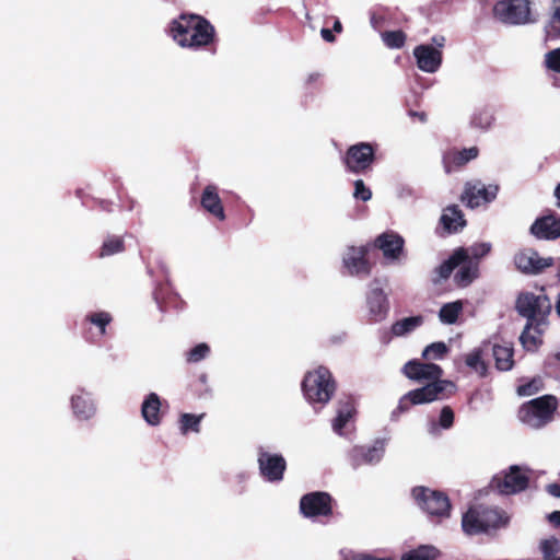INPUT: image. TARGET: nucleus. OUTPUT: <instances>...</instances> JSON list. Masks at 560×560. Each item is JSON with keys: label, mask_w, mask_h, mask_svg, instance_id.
Instances as JSON below:
<instances>
[{"label": "nucleus", "mask_w": 560, "mask_h": 560, "mask_svg": "<svg viewBox=\"0 0 560 560\" xmlns=\"http://www.w3.org/2000/svg\"><path fill=\"white\" fill-rule=\"evenodd\" d=\"M402 373L411 381L418 383L428 382V384L405 394L399 399L397 408L393 410L390 415L392 420H397L400 413L407 411L412 405L428 404L444 399L456 389L453 382L441 380L443 370L435 363L411 360L404 365Z\"/></svg>", "instance_id": "nucleus-1"}, {"label": "nucleus", "mask_w": 560, "mask_h": 560, "mask_svg": "<svg viewBox=\"0 0 560 560\" xmlns=\"http://www.w3.org/2000/svg\"><path fill=\"white\" fill-rule=\"evenodd\" d=\"M168 34L178 46L197 50L213 42L214 27L199 15L182 14L170 23Z\"/></svg>", "instance_id": "nucleus-2"}, {"label": "nucleus", "mask_w": 560, "mask_h": 560, "mask_svg": "<svg viewBox=\"0 0 560 560\" xmlns=\"http://www.w3.org/2000/svg\"><path fill=\"white\" fill-rule=\"evenodd\" d=\"M336 390V383L330 371L325 366H317L308 371L302 382V392L305 399L314 407H324L331 399Z\"/></svg>", "instance_id": "nucleus-3"}, {"label": "nucleus", "mask_w": 560, "mask_h": 560, "mask_svg": "<svg viewBox=\"0 0 560 560\" xmlns=\"http://www.w3.org/2000/svg\"><path fill=\"white\" fill-rule=\"evenodd\" d=\"M508 522L505 513L495 508L475 506L463 515L462 527L466 534L475 535L504 526Z\"/></svg>", "instance_id": "nucleus-4"}, {"label": "nucleus", "mask_w": 560, "mask_h": 560, "mask_svg": "<svg viewBox=\"0 0 560 560\" xmlns=\"http://www.w3.org/2000/svg\"><path fill=\"white\" fill-rule=\"evenodd\" d=\"M557 399L545 395L524 404L518 410V419L532 429H540L552 420Z\"/></svg>", "instance_id": "nucleus-5"}, {"label": "nucleus", "mask_w": 560, "mask_h": 560, "mask_svg": "<svg viewBox=\"0 0 560 560\" xmlns=\"http://www.w3.org/2000/svg\"><path fill=\"white\" fill-rule=\"evenodd\" d=\"M518 313L527 318V323L539 326L546 325V318L551 311L550 300L546 294L523 293L516 302Z\"/></svg>", "instance_id": "nucleus-6"}, {"label": "nucleus", "mask_w": 560, "mask_h": 560, "mask_svg": "<svg viewBox=\"0 0 560 560\" xmlns=\"http://www.w3.org/2000/svg\"><path fill=\"white\" fill-rule=\"evenodd\" d=\"M412 497L419 508L430 517L441 520L450 516L451 503L445 493L424 487H417L412 490Z\"/></svg>", "instance_id": "nucleus-7"}, {"label": "nucleus", "mask_w": 560, "mask_h": 560, "mask_svg": "<svg viewBox=\"0 0 560 560\" xmlns=\"http://www.w3.org/2000/svg\"><path fill=\"white\" fill-rule=\"evenodd\" d=\"M257 465L266 481L275 483L283 480L287 462L281 454L270 453L265 446H258Z\"/></svg>", "instance_id": "nucleus-8"}, {"label": "nucleus", "mask_w": 560, "mask_h": 560, "mask_svg": "<svg viewBox=\"0 0 560 560\" xmlns=\"http://www.w3.org/2000/svg\"><path fill=\"white\" fill-rule=\"evenodd\" d=\"M493 13L497 19L508 24L529 22L530 9L527 0H502L495 3Z\"/></svg>", "instance_id": "nucleus-9"}, {"label": "nucleus", "mask_w": 560, "mask_h": 560, "mask_svg": "<svg viewBox=\"0 0 560 560\" xmlns=\"http://www.w3.org/2000/svg\"><path fill=\"white\" fill-rule=\"evenodd\" d=\"M528 475L525 467L511 466L503 476H495L491 486L502 494H514L526 489Z\"/></svg>", "instance_id": "nucleus-10"}, {"label": "nucleus", "mask_w": 560, "mask_h": 560, "mask_svg": "<svg viewBox=\"0 0 560 560\" xmlns=\"http://www.w3.org/2000/svg\"><path fill=\"white\" fill-rule=\"evenodd\" d=\"M72 416L78 421H90L97 413V402L92 392L78 387L69 398Z\"/></svg>", "instance_id": "nucleus-11"}, {"label": "nucleus", "mask_w": 560, "mask_h": 560, "mask_svg": "<svg viewBox=\"0 0 560 560\" xmlns=\"http://www.w3.org/2000/svg\"><path fill=\"white\" fill-rule=\"evenodd\" d=\"M386 441L376 440L370 446H354L348 453L350 465L355 469L362 465H374L381 462L384 456Z\"/></svg>", "instance_id": "nucleus-12"}, {"label": "nucleus", "mask_w": 560, "mask_h": 560, "mask_svg": "<svg viewBox=\"0 0 560 560\" xmlns=\"http://www.w3.org/2000/svg\"><path fill=\"white\" fill-rule=\"evenodd\" d=\"M374 161V148L368 142L351 145L346 154L345 164L350 172L362 173L370 168Z\"/></svg>", "instance_id": "nucleus-13"}, {"label": "nucleus", "mask_w": 560, "mask_h": 560, "mask_svg": "<svg viewBox=\"0 0 560 560\" xmlns=\"http://www.w3.org/2000/svg\"><path fill=\"white\" fill-rule=\"evenodd\" d=\"M301 513L307 518L328 516L332 512L331 497L326 492H312L300 500Z\"/></svg>", "instance_id": "nucleus-14"}, {"label": "nucleus", "mask_w": 560, "mask_h": 560, "mask_svg": "<svg viewBox=\"0 0 560 560\" xmlns=\"http://www.w3.org/2000/svg\"><path fill=\"white\" fill-rule=\"evenodd\" d=\"M366 306L370 318L375 322H382L388 314L389 303L386 293L380 287L378 280L370 283L366 293Z\"/></svg>", "instance_id": "nucleus-15"}, {"label": "nucleus", "mask_w": 560, "mask_h": 560, "mask_svg": "<svg viewBox=\"0 0 560 560\" xmlns=\"http://www.w3.org/2000/svg\"><path fill=\"white\" fill-rule=\"evenodd\" d=\"M366 246H350L346 249L342 264L349 275L357 277H366L371 273V265L366 259Z\"/></svg>", "instance_id": "nucleus-16"}, {"label": "nucleus", "mask_w": 560, "mask_h": 560, "mask_svg": "<svg viewBox=\"0 0 560 560\" xmlns=\"http://www.w3.org/2000/svg\"><path fill=\"white\" fill-rule=\"evenodd\" d=\"M514 262L516 268L527 275H537L544 269L553 265L551 257L542 258L537 252L530 248L520 250L515 257Z\"/></svg>", "instance_id": "nucleus-17"}, {"label": "nucleus", "mask_w": 560, "mask_h": 560, "mask_svg": "<svg viewBox=\"0 0 560 560\" xmlns=\"http://www.w3.org/2000/svg\"><path fill=\"white\" fill-rule=\"evenodd\" d=\"M498 191L499 187L497 185L468 184L463 199L469 208H477L493 201L497 198Z\"/></svg>", "instance_id": "nucleus-18"}, {"label": "nucleus", "mask_w": 560, "mask_h": 560, "mask_svg": "<svg viewBox=\"0 0 560 560\" xmlns=\"http://www.w3.org/2000/svg\"><path fill=\"white\" fill-rule=\"evenodd\" d=\"M404 238L395 232H385L375 240V247L382 250L384 258L389 262L398 261L404 254Z\"/></svg>", "instance_id": "nucleus-19"}, {"label": "nucleus", "mask_w": 560, "mask_h": 560, "mask_svg": "<svg viewBox=\"0 0 560 560\" xmlns=\"http://www.w3.org/2000/svg\"><path fill=\"white\" fill-rule=\"evenodd\" d=\"M418 68L427 73H435L442 65V51L430 45H419L413 49Z\"/></svg>", "instance_id": "nucleus-20"}, {"label": "nucleus", "mask_w": 560, "mask_h": 560, "mask_svg": "<svg viewBox=\"0 0 560 560\" xmlns=\"http://www.w3.org/2000/svg\"><path fill=\"white\" fill-rule=\"evenodd\" d=\"M200 205L205 211L218 219L219 221L225 220V211L222 200L218 194L215 185H207L201 194Z\"/></svg>", "instance_id": "nucleus-21"}, {"label": "nucleus", "mask_w": 560, "mask_h": 560, "mask_svg": "<svg viewBox=\"0 0 560 560\" xmlns=\"http://www.w3.org/2000/svg\"><path fill=\"white\" fill-rule=\"evenodd\" d=\"M530 231L538 238L555 240L560 236V219L555 215L537 219L533 223Z\"/></svg>", "instance_id": "nucleus-22"}, {"label": "nucleus", "mask_w": 560, "mask_h": 560, "mask_svg": "<svg viewBox=\"0 0 560 560\" xmlns=\"http://www.w3.org/2000/svg\"><path fill=\"white\" fill-rule=\"evenodd\" d=\"M478 155V149L470 147L463 149L462 151L451 150L447 151L443 156L444 168L446 173L453 172L456 167L463 166L469 161L476 159Z\"/></svg>", "instance_id": "nucleus-23"}, {"label": "nucleus", "mask_w": 560, "mask_h": 560, "mask_svg": "<svg viewBox=\"0 0 560 560\" xmlns=\"http://www.w3.org/2000/svg\"><path fill=\"white\" fill-rule=\"evenodd\" d=\"M161 398L155 393H150L143 399L141 415L149 425L156 427L161 423Z\"/></svg>", "instance_id": "nucleus-24"}, {"label": "nucleus", "mask_w": 560, "mask_h": 560, "mask_svg": "<svg viewBox=\"0 0 560 560\" xmlns=\"http://www.w3.org/2000/svg\"><path fill=\"white\" fill-rule=\"evenodd\" d=\"M440 223L448 234H452L463 230L466 225V220L458 206L453 205L443 210Z\"/></svg>", "instance_id": "nucleus-25"}, {"label": "nucleus", "mask_w": 560, "mask_h": 560, "mask_svg": "<svg viewBox=\"0 0 560 560\" xmlns=\"http://www.w3.org/2000/svg\"><path fill=\"white\" fill-rule=\"evenodd\" d=\"M355 412L354 400L351 397L340 399L338 404L337 417L332 421L334 431L341 435L342 429Z\"/></svg>", "instance_id": "nucleus-26"}, {"label": "nucleus", "mask_w": 560, "mask_h": 560, "mask_svg": "<svg viewBox=\"0 0 560 560\" xmlns=\"http://www.w3.org/2000/svg\"><path fill=\"white\" fill-rule=\"evenodd\" d=\"M478 276L479 262L474 259H467L460 262L454 279L459 287H467L477 279Z\"/></svg>", "instance_id": "nucleus-27"}, {"label": "nucleus", "mask_w": 560, "mask_h": 560, "mask_svg": "<svg viewBox=\"0 0 560 560\" xmlns=\"http://www.w3.org/2000/svg\"><path fill=\"white\" fill-rule=\"evenodd\" d=\"M423 322L424 318L421 315L405 317L392 325L389 335L394 337H405L419 328Z\"/></svg>", "instance_id": "nucleus-28"}, {"label": "nucleus", "mask_w": 560, "mask_h": 560, "mask_svg": "<svg viewBox=\"0 0 560 560\" xmlns=\"http://www.w3.org/2000/svg\"><path fill=\"white\" fill-rule=\"evenodd\" d=\"M497 369L500 371H510L513 368V348L512 346L494 345L492 348Z\"/></svg>", "instance_id": "nucleus-29"}, {"label": "nucleus", "mask_w": 560, "mask_h": 560, "mask_svg": "<svg viewBox=\"0 0 560 560\" xmlns=\"http://www.w3.org/2000/svg\"><path fill=\"white\" fill-rule=\"evenodd\" d=\"M491 250L490 243H476L469 247H459L456 252V258H460L462 261L467 259H474L479 262V259L485 257Z\"/></svg>", "instance_id": "nucleus-30"}, {"label": "nucleus", "mask_w": 560, "mask_h": 560, "mask_svg": "<svg viewBox=\"0 0 560 560\" xmlns=\"http://www.w3.org/2000/svg\"><path fill=\"white\" fill-rule=\"evenodd\" d=\"M545 326H539L536 328L535 324L527 323L522 335L520 336V341L526 350L534 351L538 345L541 342L540 336L544 331Z\"/></svg>", "instance_id": "nucleus-31"}, {"label": "nucleus", "mask_w": 560, "mask_h": 560, "mask_svg": "<svg viewBox=\"0 0 560 560\" xmlns=\"http://www.w3.org/2000/svg\"><path fill=\"white\" fill-rule=\"evenodd\" d=\"M494 122L493 110L489 107L478 108L474 112L470 118V125L479 130H488Z\"/></svg>", "instance_id": "nucleus-32"}, {"label": "nucleus", "mask_w": 560, "mask_h": 560, "mask_svg": "<svg viewBox=\"0 0 560 560\" xmlns=\"http://www.w3.org/2000/svg\"><path fill=\"white\" fill-rule=\"evenodd\" d=\"M546 38L557 39L560 37V0H553L551 4V16L545 27Z\"/></svg>", "instance_id": "nucleus-33"}, {"label": "nucleus", "mask_w": 560, "mask_h": 560, "mask_svg": "<svg viewBox=\"0 0 560 560\" xmlns=\"http://www.w3.org/2000/svg\"><path fill=\"white\" fill-rule=\"evenodd\" d=\"M465 363L468 368L485 376L487 373V365L483 360L481 348H476L465 355Z\"/></svg>", "instance_id": "nucleus-34"}, {"label": "nucleus", "mask_w": 560, "mask_h": 560, "mask_svg": "<svg viewBox=\"0 0 560 560\" xmlns=\"http://www.w3.org/2000/svg\"><path fill=\"white\" fill-rule=\"evenodd\" d=\"M462 308H463V305H462V302H459V301L447 303V304L443 305L439 312L440 320L443 324H447V325L454 324L457 320Z\"/></svg>", "instance_id": "nucleus-35"}, {"label": "nucleus", "mask_w": 560, "mask_h": 560, "mask_svg": "<svg viewBox=\"0 0 560 560\" xmlns=\"http://www.w3.org/2000/svg\"><path fill=\"white\" fill-rule=\"evenodd\" d=\"M201 415L183 413L179 419V430L183 434H187L189 431L198 433L200 431V422L203 418Z\"/></svg>", "instance_id": "nucleus-36"}, {"label": "nucleus", "mask_w": 560, "mask_h": 560, "mask_svg": "<svg viewBox=\"0 0 560 560\" xmlns=\"http://www.w3.org/2000/svg\"><path fill=\"white\" fill-rule=\"evenodd\" d=\"M439 551L433 546H420L405 555L401 560H435Z\"/></svg>", "instance_id": "nucleus-37"}, {"label": "nucleus", "mask_w": 560, "mask_h": 560, "mask_svg": "<svg viewBox=\"0 0 560 560\" xmlns=\"http://www.w3.org/2000/svg\"><path fill=\"white\" fill-rule=\"evenodd\" d=\"M448 353V347L443 341L433 342L427 346L422 351L423 359L431 360H441Z\"/></svg>", "instance_id": "nucleus-38"}, {"label": "nucleus", "mask_w": 560, "mask_h": 560, "mask_svg": "<svg viewBox=\"0 0 560 560\" xmlns=\"http://www.w3.org/2000/svg\"><path fill=\"white\" fill-rule=\"evenodd\" d=\"M460 258H456V252L454 250L453 255L442 262L436 269L435 272L438 275V279H434L435 282L439 280H444L450 277L452 271L460 265Z\"/></svg>", "instance_id": "nucleus-39"}, {"label": "nucleus", "mask_w": 560, "mask_h": 560, "mask_svg": "<svg viewBox=\"0 0 560 560\" xmlns=\"http://www.w3.org/2000/svg\"><path fill=\"white\" fill-rule=\"evenodd\" d=\"M381 37L386 47L390 49L401 48L406 42V35L402 31L383 32Z\"/></svg>", "instance_id": "nucleus-40"}, {"label": "nucleus", "mask_w": 560, "mask_h": 560, "mask_svg": "<svg viewBox=\"0 0 560 560\" xmlns=\"http://www.w3.org/2000/svg\"><path fill=\"white\" fill-rule=\"evenodd\" d=\"M124 249V242L118 236H109L107 237L103 246L101 248V257L112 256L114 254L120 253Z\"/></svg>", "instance_id": "nucleus-41"}, {"label": "nucleus", "mask_w": 560, "mask_h": 560, "mask_svg": "<svg viewBox=\"0 0 560 560\" xmlns=\"http://www.w3.org/2000/svg\"><path fill=\"white\" fill-rule=\"evenodd\" d=\"M85 318L100 329L101 335L106 334V327L112 322V316L107 312L91 313Z\"/></svg>", "instance_id": "nucleus-42"}, {"label": "nucleus", "mask_w": 560, "mask_h": 560, "mask_svg": "<svg viewBox=\"0 0 560 560\" xmlns=\"http://www.w3.org/2000/svg\"><path fill=\"white\" fill-rule=\"evenodd\" d=\"M210 353V347L205 343H198L186 353V361L188 363H197L206 359Z\"/></svg>", "instance_id": "nucleus-43"}, {"label": "nucleus", "mask_w": 560, "mask_h": 560, "mask_svg": "<svg viewBox=\"0 0 560 560\" xmlns=\"http://www.w3.org/2000/svg\"><path fill=\"white\" fill-rule=\"evenodd\" d=\"M540 550L545 559L556 558V553L559 551V540L555 537L544 539L540 542Z\"/></svg>", "instance_id": "nucleus-44"}, {"label": "nucleus", "mask_w": 560, "mask_h": 560, "mask_svg": "<svg viewBox=\"0 0 560 560\" xmlns=\"http://www.w3.org/2000/svg\"><path fill=\"white\" fill-rule=\"evenodd\" d=\"M542 382L540 378H533L526 384L517 387V394L520 396H532L541 389Z\"/></svg>", "instance_id": "nucleus-45"}, {"label": "nucleus", "mask_w": 560, "mask_h": 560, "mask_svg": "<svg viewBox=\"0 0 560 560\" xmlns=\"http://www.w3.org/2000/svg\"><path fill=\"white\" fill-rule=\"evenodd\" d=\"M545 63L548 69L560 73V47L545 55Z\"/></svg>", "instance_id": "nucleus-46"}, {"label": "nucleus", "mask_w": 560, "mask_h": 560, "mask_svg": "<svg viewBox=\"0 0 560 560\" xmlns=\"http://www.w3.org/2000/svg\"><path fill=\"white\" fill-rule=\"evenodd\" d=\"M353 197L355 199H359V200H362V201H368L371 199L372 197V192L370 190V188H368L363 180L362 179H357L354 182V192H353Z\"/></svg>", "instance_id": "nucleus-47"}, {"label": "nucleus", "mask_w": 560, "mask_h": 560, "mask_svg": "<svg viewBox=\"0 0 560 560\" xmlns=\"http://www.w3.org/2000/svg\"><path fill=\"white\" fill-rule=\"evenodd\" d=\"M453 422H454V412L448 406H445L441 410L440 418H439V425L442 429L446 430L453 425Z\"/></svg>", "instance_id": "nucleus-48"}, {"label": "nucleus", "mask_w": 560, "mask_h": 560, "mask_svg": "<svg viewBox=\"0 0 560 560\" xmlns=\"http://www.w3.org/2000/svg\"><path fill=\"white\" fill-rule=\"evenodd\" d=\"M341 555H342V560H392L389 558H374L370 555L355 553L352 551H348V552L342 551Z\"/></svg>", "instance_id": "nucleus-49"}, {"label": "nucleus", "mask_w": 560, "mask_h": 560, "mask_svg": "<svg viewBox=\"0 0 560 560\" xmlns=\"http://www.w3.org/2000/svg\"><path fill=\"white\" fill-rule=\"evenodd\" d=\"M547 491L553 495L560 498V485L559 483H551L547 486Z\"/></svg>", "instance_id": "nucleus-50"}, {"label": "nucleus", "mask_w": 560, "mask_h": 560, "mask_svg": "<svg viewBox=\"0 0 560 560\" xmlns=\"http://www.w3.org/2000/svg\"><path fill=\"white\" fill-rule=\"evenodd\" d=\"M320 35L324 40L328 43H332L335 40V36L332 35V32L328 28H322Z\"/></svg>", "instance_id": "nucleus-51"}, {"label": "nucleus", "mask_w": 560, "mask_h": 560, "mask_svg": "<svg viewBox=\"0 0 560 560\" xmlns=\"http://www.w3.org/2000/svg\"><path fill=\"white\" fill-rule=\"evenodd\" d=\"M432 43L435 45L434 48H438L441 50V48L445 44V38L443 36H434V37H432Z\"/></svg>", "instance_id": "nucleus-52"}, {"label": "nucleus", "mask_w": 560, "mask_h": 560, "mask_svg": "<svg viewBox=\"0 0 560 560\" xmlns=\"http://www.w3.org/2000/svg\"><path fill=\"white\" fill-rule=\"evenodd\" d=\"M549 521L556 525H560V511L552 512L549 515Z\"/></svg>", "instance_id": "nucleus-53"}, {"label": "nucleus", "mask_w": 560, "mask_h": 560, "mask_svg": "<svg viewBox=\"0 0 560 560\" xmlns=\"http://www.w3.org/2000/svg\"><path fill=\"white\" fill-rule=\"evenodd\" d=\"M429 433L436 434L439 432L438 424L434 421H431L428 428Z\"/></svg>", "instance_id": "nucleus-54"}, {"label": "nucleus", "mask_w": 560, "mask_h": 560, "mask_svg": "<svg viewBox=\"0 0 560 560\" xmlns=\"http://www.w3.org/2000/svg\"><path fill=\"white\" fill-rule=\"evenodd\" d=\"M154 299H155L156 303L159 304L160 308L163 310V304H162V301H161L162 298H161L160 291L156 290L154 292Z\"/></svg>", "instance_id": "nucleus-55"}, {"label": "nucleus", "mask_w": 560, "mask_h": 560, "mask_svg": "<svg viewBox=\"0 0 560 560\" xmlns=\"http://www.w3.org/2000/svg\"><path fill=\"white\" fill-rule=\"evenodd\" d=\"M334 31L340 33L342 31V25L339 20H336L332 26Z\"/></svg>", "instance_id": "nucleus-56"}, {"label": "nucleus", "mask_w": 560, "mask_h": 560, "mask_svg": "<svg viewBox=\"0 0 560 560\" xmlns=\"http://www.w3.org/2000/svg\"><path fill=\"white\" fill-rule=\"evenodd\" d=\"M555 197L557 198L558 207H560V184L555 189Z\"/></svg>", "instance_id": "nucleus-57"}, {"label": "nucleus", "mask_w": 560, "mask_h": 560, "mask_svg": "<svg viewBox=\"0 0 560 560\" xmlns=\"http://www.w3.org/2000/svg\"><path fill=\"white\" fill-rule=\"evenodd\" d=\"M247 474L246 472H241L236 476V478L242 482V481H246L247 480Z\"/></svg>", "instance_id": "nucleus-58"}, {"label": "nucleus", "mask_w": 560, "mask_h": 560, "mask_svg": "<svg viewBox=\"0 0 560 560\" xmlns=\"http://www.w3.org/2000/svg\"><path fill=\"white\" fill-rule=\"evenodd\" d=\"M371 24H372V26H373L374 28H377V25H376V24H377V21H376V18H375V16H372V18H371Z\"/></svg>", "instance_id": "nucleus-59"}, {"label": "nucleus", "mask_w": 560, "mask_h": 560, "mask_svg": "<svg viewBox=\"0 0 560 560\" xmlns=\"http://www.w3.org/2000/svg\"><path fill=\"white\" fill-rule=\"evenodd\" d=\"M383 339L385 342H388L390 340V336L387 332H384Z\"/></svg>", "instance_id": "nucleus-60"}, {"label": "nucleus", "mask_w": 560, "mask_h": 560, "mask_svg": "<svg viewBox=\"0 0 560 560\" xmlns=\"http://www.w3.org/2000/svg\"><path fill=\"white\" fill-rule=\"evenodd\" d=\"M416 115H417V116H419V118H420L421 120H424V118H425V115H424L423 113H421V114H416Z\"/></svg>", "instance_id": "nucleus-61"}, {"label": "nucleus", "mask_w": 560, "mask_h": 560, "mask_svg": "<svg viewBox=\"0 0 560 560\" xmlns=\"http://www.w3.org/2000/svg\"><path fill=\"white\" fill-rule=\"evenodd\" d=\"M545 560H560V557L549 558V559H545Z\"/></svg>", "instance_id": "nucleus-62"}, {"label": "nucleus", "mask_w": 560, "mask_h": 560, "mask_svg": "<svg viewBox=\"0 0 560 560\" xmlns=\"http://www.w3.org/2000/svg\"><path fill=\"white\" fill-rule=\"evenodd\" d=\"M557 359L560 360V351L557 353Z\"/></svg>", "instance_id": "nucleus-63"}]
</instances>
